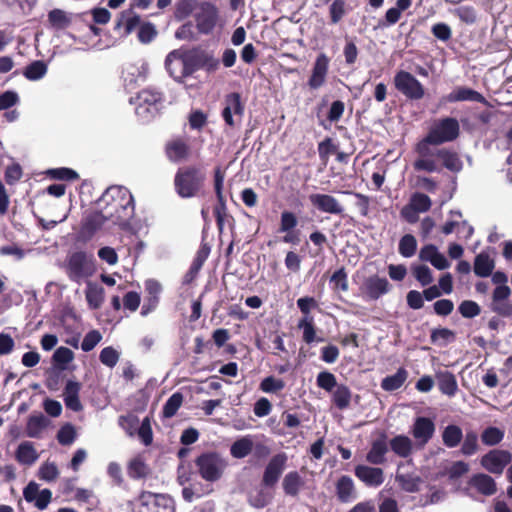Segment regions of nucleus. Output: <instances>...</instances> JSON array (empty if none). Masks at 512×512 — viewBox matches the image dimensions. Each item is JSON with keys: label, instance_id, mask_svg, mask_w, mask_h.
<instances>
[{"label": "nucleus", "instance_id": "nucleus-1", "mask_svg": "<svg viewBox=\"0 0 512 512\" xmlns=\"http://www.w3.org/2000/svg\"><path fill=\"white\" fill-rule=\"evenodd\" d=\"M460 125L456 118L444 117L435 120L427 134L414 146L417 158L413 162L415 171L440 172L444 167L452 172H460L463 163L458 153L440 145L453 142L459 137Z\"/></svg>", "mask_w": 512, "mask_h": 512}, {"label": "nucleus", "instance_id": "nucleus-2", "mask_svg": "<svg viewBox=\"0 0 512 512\" xmlns=\"http://www.w3.org/2000/svg\"><path fill=\"white\" fill-rule=\"evenodd\" d=\"M97 204L108 221L123 226L134 214V199L123 187L111 186L98 199Z\"/></svg>", "mask_w": 512, "mask_h": 512}, {"label": "nucleus", "instance_id": "nucleus-3", "mask_svg": "<svg viewBox=\"0 0 512 512\" xmlns=\"http://www.w3.org/2000/svg\"><path fill=\"white\" fill-rule=\"evenodd\" d=\"M206 180L201 167L187 165L180 167L174 176V189L181 198H193L200 195Z\"/></svg>", "mask_w": 512, "mask_h": 512}, {"label": "nucleus", "instance_id": "nucleus-4", "mask_svg": "<svg viewBox=\"0 0 512 512\" xmlns=\"http://www.w3.org/2000/svg\"><path fill=\"white\" fill-rule=\"evenodd\" d=\"M177 64L181 72L174 74L179 78H187L200 69L208 73L215 72L220 66V61L205 50L193 49L181 54Z\"/></svg>", "mask_w": 512, "mask_h": 512}, {"label": "nucleus", "instance_id": "nucleus-5", "mask_svg": "<svg viewBox=\"0 0 512 512\" xmlns=\"http://www.w3.org/2000/svg\"><path fill=\"white\" fill-rule=\"evenodd\" d=\"M491 280L496 285L492 292L490 309L497 315L512 317V302L509 300L511 289L507 285L508 277L503 271L492 272Z\"/></svg>", "mask_w": 512, "mask_h": 512}, {"label": "nucleus", "instance_id": "nucleus-6", "mask_svg": "<svg viewBox=\"0 0 512 512\" xmlns=\"http://www.w3.org/2000/svg\"><path fill=\"white\" fill-rule=\"evenodd\" d=\"M198 475L209 483L219 481L227 467L225 459L217 452H204L194 461Z\"/></svg>", "mask_w": 512, "mask_h": 512}, {"label": "nucleus", "instance_id": "nucleus-7", "mask_svg": "<svg viewBox=\"0 0 512 512\" xmlns=\"http://www.w3.org/2000/svg\"><path fill=\"white\" fill-rule=\"evenodd\" d=\"M395 89L409 100H420L425 95L422 83L410 72L399 70L393 78Z\"/></svg>", "mask_w": 512, "mask_h": 512}, {"label": "nucleus", "instance_id": "nucleus-8", "mask_svg": "<svg viewBox=\"0 0 512 512\" xmlns=\"http://www.w3.org/2000/svg\"><path fill=\"white\" fill-rule=\"evenodd\" d=\"M138 502L136 512H175L172 498L164 494L142 491Z\"/></svg>", "mask_w": 512, "mask_h": 512}, {"label": "nucleus", "instance_id": "nucleus-9", "mask_svg": "<svg viewBox=\"0 0 512 512\" xmlns=\"http://www.w3.org/2000/svg\"><path fill=\"white\" fill-rule=\"evenodd\" d=\"M223 105L221 116L225 124L233 128L236 126L237 122H241L244 116L245 104L242 101L241 94L238 92L226 94Z\"/></svg>", "mask_w": 512, "mask_h": 512}, {"label": "nucleus", "instance_id": "nucleus-10", "mask_svg": "<svg viewBox=\"0 0 512 512\" xmlns=\"http://www.w3.org/2000/svg\"><path fill=\"white\" fill-rule=\"evenodd\" d=\"M67 270L69 278L74 281L91 276L94 272L92 258L83 251L74 252L68 259Z\"/></svg>", "mask_w": 512, "mask_h": 512}, {"label": "nucleus", "instance_id": "nucleus-11", "mask_svg": "<svg viewBox=\"0 0 512 512\" xmlns=\"http://www.w3.org/2000/svg\"><path fill=\"white\" fill-rule=\"evenodd\" d=\"M511 461L512 455L509 451L493 449L481 458V465L488 472L501 475Z\"/></svg>", "mask_w": 512, "mask_h": 512}, {"label": "nucleus", "instance_id": "nucleus-12", "mask_svg": "<svg viewBox=\"0 0 512 512\" xmlns=\"http://www.w3.org/2000/svg\"><path fill=\"white\" fill-rule=\"evenodd\" d=\"M287 455L285 453H278L274 455L265 467L262 485L268 488H273L279 481L287 463Z\"/></svg>", "mask_w": 512, "mask_h": 512}, {"label": "nucleus", "instance_id": "nucleus-13", "mask_svg": "<svg viewBox=\"0 0 512 512\" xmlns=\"http://www.w3.org/2000/svg\"><path fill=\"white\" fill-rule=\"evenodd\" d=\"M225 173L220 167L214 170V190L218 200V204L214 207L213 213L219 232L224 228V218L226 215V200L223 195V182Z\"/></svg>", "mask_w": 512, "mask_h": 512}, {"label": "nucleus", "instance_id": "nucleus-14", "mask_svg": "<svg viewBox=\"0 0 512 512\" xmlns=\"http://www.w3.org/2000/svg\"><path fill=\"white\" fill-rule=\"evenodd\" d=\"M391 289V284L386 277H380L379 275H371L366 277L360 290L370 300H377L381 296L387 294Z\"/></svg>", "mask_w": 512, "mask_h": 512}, {"label": "nucleus", "instance_id": "nucleus-15", "mask_svg": "<svg viewBox=\"0 0 512 512\" xmlns=\"http://www.w3.org/2000/svg\"><path fill=\"white\" fill-rule=\"evenodd\" d=\"M388 451V435L385 431H381L372 440L370 449L366 454V461L371 465H383L387 461L386 455Z\"/></svg>", "mask_w": 512, "mask_h": 512}, {"label": "nucleus", "instance_id": "nucleus-16", "mask_svg": "<svg viewBox=\"0 0 512 512\" xmlns=\"http://www.w3.org/2000/svg\"><path fill=\"white\" fill-rule=\"evenodd\" d=\"M435 428V423L431 418L420 416L415 419L411 434L419 448H423L432 439Z\"/></svg>", "mask_w": 512, "mask_h": 512}, {"label": "nucleus", "instance_id": "nucleus-17", "mask_svg": "<svg viewBox=\"0 0 512 512\" xmlns=\"http://www.w3.org/2000/svg\"><path fill=\"white\" fill-rule=\"evenodd\" d=\"M164 152L170 162L179 163L190 157L191 147L186 139L176 137L165 144Z\"/></svg>", "mask_w": 512, "mask_h": 512}, {"label": "nucleus", "instance_id": "nucleus-18", "mask_svg": "<svg viewBox=\"0 0 512 512\" xmlns=\"http://www.w3.org/2000/svg\"><path fill=\"white\" fill-rule=\"evenodd\" d=\"M107 221L108 220L101 209L99 211H92L86 214L81 221L79 231L81 238L84 240H90Z\"/></svg>", "mask_w": 512, "mask_h": 512}, {"label": "nucleus", "instance_id": "nucleus-19", "mask_svg": "<svg viewBox=\"0 0 512 512\" xmlns=\"http://www.w3.org/2000/svg\"><path fill=\"white\" fill-rule=\"evenodd\" d=\"M218 18L217 8L211 3H203L201 12L196 15V26L200 33L209 34L215 28Z\"/></svg>", "mask_w": 512, "mask_h": 512}, {"label": "nucleus", "instance_id": "nucleus-20", "mask_svg": "<svg viewBox=\"0 0 512 512\" xmlns=\"http://www.w3.org/2000/svg\"><path fill=\"white\" fill-rule=\"evenodd\" d=\"M354 474L368 487H379L385 480L384 471L379 467L359 464L355 467Z\"/></svg>", "mask_w": 512, "mask_h": 512}, {"label": "nucleus", "instance_id": "nucleus-21", "mask_svg": "<svg viewBox=\"0 0 512 512\" xmlns=\"http://www.w3.org/2000/svg\"><path fill=\"white\" fill-rule=\"evenodd\" d=\"M162 291L160 283L154 279L145 281L144 303L141 308V315L146 316L156 309L159 303V295Z\"/></svg>", "mask_w": 512, "mask_h": 512}, {"label": "nucleus", "instance_id": "nucleus-22", "mask_svg": "<svg viewBox=\"0 0 512 512\" xmlns=\"http://www.w3.org/2000/svg\"><path fill=\"white\" fill-rule=\"evenodd\" d=\"M212 484L213 483L206 481L203 483L195 478L190 485L183 487L182 497L187 502H193L194 500L200 499L201 497L213 492Z\"/></svg>", "mask_w": 512, "mask_h": 512}, {"label": "nucleus", "instance_id": "nucleus-23", "mask_svg": "<svg viewBox=\"0 0 512 512\" xmlns=\"http://www.w3.org/2000/svg\"><path fill=\"white\" fill-rule=\"evenodd\" d=\"M297 218L294 213L290 211H283L281 213V221L279 232H285L286 235L283 237V241L285 243H298L299 238L298 235L293 231V229L297 226Z\"/></svg>", "mask_w": 512, "mask_h": 512}, {"label": "nucleus", "instance_id": "nucleus-24", "mask_svg": "<svg viewBox=\"0 0 512 512\" xmlns=\"http://www.w3.org/2000/svg\"><path fill=\"white\" fill-rule=\"evenodd\" d=\"M447 100L450 103L462 102V101H472L478 103H485V97L479 93L478 91L469 88V87H457L451 93L448 94Z\"/></svg>", "mask_w": 512, "mask_h": 512}, {"label": "nucleus", "instance_id": "nucleus-25", "mask_svg": "<svg viewBox=\"0 0 512 512\" xmlns=\"http://www.w3.org/2000/svg\"><path fill=\"white\" fill-rule=\"evenodd\" d=\"M438 389L444 395L453 397L458 391V384L455 375L448 371H438L435 374Z\"/></svg>", "mask_w": 512, "mask_h": 512}, {"label": "nucleus", "instance_id": "nucleus-26", "mask_svg": "<svg viewBox=\"0 0 512 512\" xmlns=\"http://www.w3.org/2000/svg\"><path fill=\"white\" fill-rule=\"evenodd\" d=\"M470 486L485 496H491L496 493L497 487L494 479L484 473H478L469 480Z\"/></svg>", "mask_w": 512, "mask_h": 512}, {"label": "nucleus", "instance_id": "nucleus-27", "mask_svg": "<svg viewBox=\"0 0 512 512\" xmlns=\"http://www.w3.org/2000/svg\"><path fill=\"white\" fill-rule=\"evenodd\" d=\"M495 268V261L490 255L482 251L474 258L473 271L476 276L481 278L489 277Z\"/></svg>", "mask_w": 512, "mask_h": 512}, {"label": "nucleus", "instance_id": "nucleus-28", "mask_svg": "<svg viewBox=\"0 0 512 512\" xmlns=\"http://www.w3.org/2000/svg\"><path fill=\"white\" fill-rule=\"evenodd\" d=\"M413 0H396V6L389 8L384 16V20L379 22L380 27L395 25L401 18L402 12L409 9Z\"/></svg>", "mask_w": 512, "mask_h": 512}, {"label": "nucleus", "instance_id": "nucleus-29", "mask_svg": "<svg viewBox=\"0 0 512 512\" xmlns=\"http://www.w3.org/2000/svg\"><path fill=\"white\" fill-rule=\"evenodd\" d=\"M388 446L393 451V453L400 458H408L413 451L412 440L403 434L396 435L391 440H389Z\"/></svg>", "mask_w": 512, "mask_h": 512}, {"label": "nucleus", "instance_id": "nucleus-30", "mask_svg": "<svg viewBox=\"0 0 512 512\" xmlns=\"http://www.w3.org/2000/svg\"><path fill=\"white\" fill-rule=\"evenodd\" d=\"M39 457L32 442L24 441L20 443L15 452V459L18 463L26 466L34 464Z\"/></svg>", "mask_w": 512, "mask_h": 512}, {"label": "nucleus", "instance_id": "nucleus-31", "mask_svg": "<svg viewBox=\"0 0 512 512\" xmlns=\"http://www.w3.org/2000/svg\"><path fill=\"white\" fill-rule=\"evenodd\" d=\"M150 472L151 470L141 454L132 458L127 465V474L132 479H144Z\"/></svg>", "mask_w": 512, "mask_h": 512}, {"label": "nucleus", "instance_id": "nucleus-32", "mask_svg": "<svg viewBox=\"0 0 512 512\" xmlns=\"http://www.w3.org/2000/svg\"><path fill=\"white\" fill-rule=\"evenodd\" d=\"M441 437L445 447L456 448L463 440V431L458 425L449 424L443 429Z\"/></svg>", "mask_w": 512, "mask_h": 512}, {"label": "nucleus", "instance_id": "nucleus-33", "mask_svg": "<svg viewBox=\"0 0 512 512\" xmlns=\"http://www.w3.org/2000/svg\"><path fill=\"white\" fill-rule=\"evenodd\" d=\"M48 424L49 420L42 413L30 415L26 424V435L31 438H39Z\"/></svg>", "mask_w": 512, "mask_h": 512}, {"label": "nucleus", "instance_id": "nucleus-34", "mask_svg": "<svg viewBox=\"0 0 512 512\" xmlns=\"http://www.w3.org/2000/svg\"><path fill=\"white\" fill-rule=\"evenodd\" d=\"M303 485L304 481L297 471L287 473L282 482L285 494L293 497L298 495Z\"/></svg>", "mask_w": 512, "mask_h": 512}, {"label": "nucleus", "instance_id": "nucleus-35", "mask_svg": "<svg viewBox=\"0 0 512 512\" xmlns=\"http://www.w3.org/2000/svg\"><path fill=\"white\" fill-rule=\"evenodd\" d=\"M253 451V440L250 436L237 439L230 447V454L236 459H242Z\"/></svg>", "mask_w": 512, "mask_h": 512}, {"label": "nucleus", "instance_id": "nucleus-36", "mask_svg": "<svg viewBox=\"0 0 512 512\" xmlns=\"http://www.w3.org/2000/svg\"><path fill=\"white\" fill-rule=\"evenodd\" d=\"M408 377V372L401 367L393 375L385 377L381 382V388L385 391H395L399 389Z\"/></svg>", "mask_w": 512, "mask_h": 512}, {"label": "nucleus", "instance_id": "nucleus-37", "mask_svg": "<svg viewBox=\"0 0 512 512\" xmlns=\"http://www.w3.org/2000/svg\"><path fill=\"white\" fill-rule=\"evenodd\" d=\"M354 493L353 480L347 476H341L336 483V495L341 502H349Z\"/></svg>", "mask_w": 512, "mask_h": 512}, {"label": "nucleus", "instance_id": "nucleus-38", "mask_svg": "<svg viewBox=\"0 0 512 512\" xmlns=\"http://www.w3.org/2000/svg\"><path fill=\"white\" fill-rule=\"evenodd\" d=\"M141 18L137 14H133L131 10L122 11L120 18L118 19L115 29L120 28L122 25L125 26V34L129 35L133 30L140 27Z\"/></svg>", "mask_w": 512, "mask_h": 512}, {"label": "nucleus", "instance_id": "nucleus-39", "mask_svg": "<svg viewBox=\"0 0 512 512\" xmlns=\"http://www.w3.org/2000/svg\"><path fill=\"white\" fill-rule=\"evenodd\" d=\"M85 296L90 308L99 309L104 302V288L99 285L88 284Z\"/></svg>", "mask_w": 512, "mask_h": 512}, {"label": "nucleus", "instance_id": "nucleus-40", "mask_svg": "<svg viewBox=\"0 0 512 512\" xmlns=\"http://www.w3.org/2000/svg\"><path fill=\"white\" fill-rule=\"evenodd\" d=\"M330 393L332 394V403L338 409L343 410L349 406L351 400V392L346 385L340 384Z\"/></svg>", "mask_w": 512, "mask_h": 512}, {"label": "nucleus", "instance_id": "nucleus-41", "mask_svg": "<svg viewBox=\"0 0 512 512\" xmlns=\"http://www.w3.org/2000/svg\"><path fill=\"white\" fill-rule=\"evenodd\" d=\"M50 25L57 30L66 29L70 26L72 20L68 14L61 9H53L48 13Z\"/></svg>", "mask_w": 512, "mask_h": 512}, {"label": "nucleus", "instance_id": "nucleus-42", "mask_svg": "<svg viewBox=\"0 0 512 512\" xmlns=\"http://www.w3.org/2000/svg\"><path fill=\"white\" fill-rule=\"evenodd\" d=\"M47 64L42 60H36L26 66L23 71L25 78L31 81L41 79L47 73Z\"/></svg>", "mask_w": 512, "mask_h": 512}, {"label": "nucleus", "instance_id": "nucleus-43", "mask_svg": "<svg viewBox=\"0 0 512 512\" xmlns=\"http://www.w3.org/2000/svg\"><path fill=\"white\" fill-rule=\"evenodd\" d=\"M396 481L402 490L414 493L420 489L421 478L412 474H400L396 476Z\"/></svg>", "mask_w": 512, "mask_h": 512}, {"label": "nucleus", "instance_id": "nucleus-44", "mask_svg": "<svg viewBox=\"0 0 512 512\" xmlns=\"http://www.w3.org/2000/svg\"><path fill=\"white\" fill-rule=\"evenodd\" d=\"M417 250V240L412 234H405L401 237L398 245V251L401 256L410 258L415 255Z\"/></svg>", "mask_w": 512, "mask_h": 512}, {"label": "nucleus", "instance_id": "nucleus-45", "mask_svg": "<svg viewBox=\"0 0 512 512\" xmlns=\"http://www.w3.org/2000/svg\"><path fill=\"white\" fill-rule=\"evenodd\" d=\"M461 446V453L465 456H472L478 451V434L473 431H467L465 436L463 435Z\"/></svg>", "mask_w": 512, "mask_h": 512}, {"label": "nucleus", "instance_id": "nucleus-46", "mask_svg": "<svg viewBox=\"0 0 512 512\" xmlns=\"http://www.w3.org/2000/svg\"><path fill=\"white\" fill-rule=\"evenodd\" d=\"M183 402V395L180 392H175L172 394L167 401L165 402L162 415L164 418H172L179 408L181 407Z\"/></svg>", "mask_w": 512, "mask_h": 512}, {"label": "nucleus", "instance_id": "nucleus-47", "mask_svg": "<svg viewBox=\"0 0 512 512\" xmlns=\"http://www.w3.org/2000/svg\"><path fill=\"white\" fill-rule=\"evenodd\" d=\"M140 105L155 106L163 101V93L152 88L143 89L137 95Z\"/></svg>", "mask_w": 512, "mask_h": 512}, {"label": "nucleus", "instance_id": "nucleus-48", "mask_svg": "<svg viewBox=\"0 0 512 512\" xmlns=\"http://www.w3.org/2000/svg\"><path fill=\"white\" fill-rule=\"evenodd\" d=\"M303 331L302 339L306 344L316 341V330L313 324V317H302L297 325Z\"/></svg>", "mask_w": 512, "mask_h": 512}, {"label": "nucleus", "instance_id": "nucleus-49", "mask_svg": "<svg viewBox=\"0 0 512 512\" xmlns=\"http://www.w3.org/2000/svg\"><path fill=\"white\" fill-rule=\"evenodd\" d=\"M504 438V431L497 427H487L481 434V441L486 446H495Z\"/></svg>", "mask_w": 512, "mask_h": 512}, {"label": "nucleus", "instance_id": "nucleus-50", "mask_svg": "<svg viewBox=\"0 0 512 512\" xmlns=\"http://www.w3.org/2000/svg\"><path fill=\"white\" fill-rule=\"evenodd\" d=\"M419 213H425L431 209L432 201L430 197L421 192H415L411 195L409 203Z\"/></svg>", "mask_w": 512, "mask_h": 512}, {"label": "nucleus", "instance_id": "nucleus-51", "mask_svg": "<svg viewBox=\"0 0 512 512\" xmlns=\"http://www.w3.org/2000/svg\"><path fill=\"white\" fill-rule=\"evenodd\" d=\"M346 0H333L329 6V19L331 24L339 23L346 14Z\"/></svg>", "mask_w": 512, "mask_h": 512}, {"label": "nucleus", "instance_id": "nucleus-52", "mask_svg": "<svg viewBox=\"0 0 512 512\" xmlns=\"http://www.w3.org/2000/svg\"><path fill=\"white\" fill-rule=\"evenodd\" d=\"M76 436L75 427L71 423H66L58 430L56 438L61 445L69 446L75 441Z\"/></svg>", "mask_w": 512, "mask_h": 512}, {"label": "nucleus", "instance_id": "nucleus-53", "mask_svg": "<svg viewBox=\"0 0 512 512\" xmlns=\"http://www.w3.org/2000/svg\"><path fill=\"white\" fill-rule=\"evenodd\" d=\"M46 175L55 180L73 181L79 178L78 173L67 167L53 168L46 171Z\"/></svg>", "mask_w": 512, "mask_h": 512}, {"label": "nucleus", "instance_id": "nucleus-54", "mask_svg": "<svg viewBox=\"0 0 512 512\" xmlns=\"http://www.w3.org/2000/svg\"><path fill=\"white\" fill-rule=\"evenodd\" d=\"M180 55L178 51L174 50L170 52L166 59H165V66L167 71L169 72L170 76L173 77L176 81L182 82L185 78H179L173 73H180L181 68H179V65L177 62L180 60Z\"/></svg>", "mask_w": 512, "mask_h": 512}, {"label": "nucleus", "instance_id": "nucleus-55", "mask_svg": "<svg viewBox=\"0 0 512 512\" xmlns=\"http://www.w3.org/2000/svg\"><path fill=\"white\" fill-rule=\"evenodd\" d=\"M259 388L265 393H277L285 388V382L274 376H268L261 381Z\"/></svg>", "mask_w": 512, "mask_h": 512}, {"label": "nucleus", "instance_id": "nucleus-56", "mask_svg": "<svg viewBox=\"0 0 512 512\" xmlns=\"http://www.w3.org/2000/svg\"><path fill=\"white\" fill-rule=\"evenodd\" d=\"M140 439V441L145 445L149 446L153 442V431L151 427V420L147 416L145 417L141 424L139 425V428L137 429L136 433Z\"/></svg>", "mask_w": 512, "mask_h": 512}, {"label": "nucleus", "instance_id": "nucleus-57", "mask_svg": "<svg viewBox=\"0 0 512 512\" xmlns=\"http://www.w3.org/2000/svg\"><path fill=\"white\" fill-rule=\"evenodd\" d=\"M329 283H330L332 289L337 292L347 291L348 280H347V274H346L344 268H340L337 271H335L333 273V275L330 277Z\"/></svg>", "mask_w": 512, "mask_h": 512}, {"label": "nucleus", "instance_id": "nucleus-58", "mask_svg": "<svg viewBox=\"0 0 512 512\" xmlns=\"http://www.w3.org/2000/svg\"><path fill=\"white\" fill-rule=\"evenodd\" d=\"M458 311L464 318H474L481 313L479 304L473 300H464L458 306Z\"/></svg>", "mask_w": 512, "mask_h": 512}, {"label": "nucleus", "instance_id": "nucleus-59", "mask_svg": "<svg viewBox=\"0 0 512 512\" xmlns=\"http://www.w3.org/2000/svg\"><path fill=\"white\" fill-rule=\"evenodd\" d=\"M195 6V0H179L175 5L174 16L177 20L189 17Z\"/></svg>", "mask_w": 512, "mask_h": 512}, {"label": "nucleus", "instance_id": "nucleus-60", "mask_svg": "<svg viewBox=\"0 0 512 512\" xmlns=\"http://www.w3.org/2000/svg\"><path fill=\"white\" fill-rule=\"evenodd\" d=\"M452 13L466 24H473L476 21V10L472 6H459L452 10Z\"/></svg>", "mask_w": 512, "mask_h": 512}, {"label": "nucleus", "instance_id": "nucleus-61", "mask_svg": "<svg viewBox=\"0 0 512 512\" xmlns=\"http://www.w3.org/2000/svg\"><path fill=\"white\" fill-rule=\"evenodd\" d=\"M413 275L422 286H428L433 282L432 272L426 265L413 267Z\"/></svg>", "mask_w": 512, "mask_h": 512}, {"label": "nucleus", "instance_id": "nucleus-62", "mask_svg": "<svg viewBox=\"0 0 512 512\" xmlns=\"http://www.w3.org/2000/svg\"><path fill=\"white\" fill-rule=\"evenodd\" d=\"M99 360L107 367H114L119 360V353L111 346L105 347L101 350Z\"/></svg>", "mask_w": 512, "mask_h": 512}, {"label": "nucleus", "instance_id": "nucleus-63", "mask_svg": "<svg viewBox=\"0 0 512 512\" xmlns=\"http://www.w3.org/2000/svg\"><path fill=\"white\" fill-rule=\"evenodd\" d=\"M156 35L157 31L155 26L150 22H146L140 25L137 36L141 43L147 44L150 43Z\"/></svg>", "mask_w": 512, "mask_h": 512}, {"label": "nucleus", "instance_id": "nucleus-64", "mask_svg": "<svg viewBox=\"0 0 512 512\" xmlns=\"http://www.w3.org/2000/svg\"><path fill=\"white\" fill-rule=\"evenodd\" d=\"M102 340V335L98 330H91L85 336L81 343V349L84 352L93 350L97 344Z\"/></svg>", "mask_w": 512, "mask_h": 512}]
</instances>
